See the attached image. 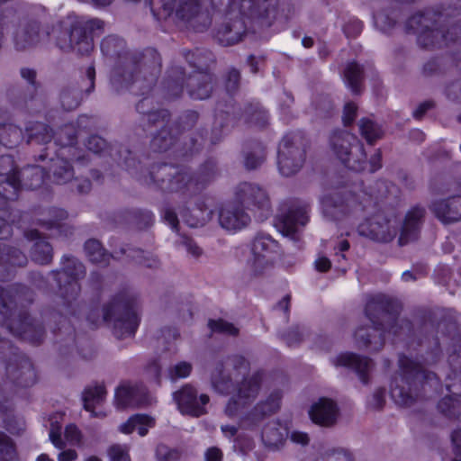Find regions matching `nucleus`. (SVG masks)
I'll return each mask as SVG.
<instances>
[{
    "label": "nucleus",
    "instance_id": "f257e3e1",
    "mask_svg": "<svg viewBox=\"0 0 461 461\" xmlns=\"http://www.w3.org/2000/svg\"><path fill=\"white\" fill-rule=\"evenodd\" d=\"M402 303L395 297L384 294L372 295L366 302L365 312L370 326H361L355 331L356 344L359 348H369L377 352L385 343V335L411 337L413 325L408 319H399Z\"/></svg>",
    "mask_w": 461,
    "mask_h": 461
},
{
    "label": "nucleus",
    "instance_id": "f03ea898",
    "mask_svg": "<svg viewBox=\"0 0 461 461\" xmlns=\"http://www.w3.org/2000/svg\"><path fill=\"white\" fill-rule=\"evenodd\" d=\"M161 72V57L153 48L127 54L112 71L111 83L117 92L131 88L134 95H149Z\"/></svg>",
    "mask_w": 461,
    "mask_h": 461
},
{
    "label": "nucleus",
    "instance_id": "7ed1b4c3",
    "mask_svg": "<svg viewBox=\"0 0 461 461\" xmlns=\"http://www.w3.org/2000/svg\"><path fill=\"white\" fill-rule=\"evenodd\" d=\"M398 366L390 384L391 397L398 406L411 407L422 401L429 390L437 391L439 387L438 375L411 358L400 356Z\"/></svg>",
    "mask_w": 461,
    "mask_h": 461
},
{
    "label": "nucleus",
    "instance_id": "20e7f679",
    "mask_svg": "<svg viewBox=\"0 0 461 461\" xmlns=\"http://www.w3.org/2000/svg\"><path fill=\"white\" fill-rule=\"evenodd\" d=\"M104 22L94 18L78 21L69 17L49 24L50 39L63 53L76 52L84 56L94 49L93 37L104 32Z\"/></svg>",
    "mask_w": 461,
    "mask_h": 461
},
{
    "label": "nucleus",
    "instance_id": "39448f33",
    "mask_svg": "<svg viewBox=\"0 0 461 461\" xmlns=\"http://www.w3.org/2000/svg\"><path fill=\"white\" fill-rule=\"evenodd\" d=\"M104 320L112 325L113 334L118 339L134 336L140 324L138 297L125 289L116 294L104 306Z\"/></svg>",
    "mask_w": 461,
    "mask_h": 461
},
{
    "label": "nucleus",
    "instance_id": "423d86ee",
    "mask_svg": "<svg viewBox=\"0 0 461 461\" xmlns=\"http://www.w3.org/2000/svg\"><path fill=\"white\" fill-rule=\"evenodd\" d=\"M20 76L27 84L9 85L5 96L12 106L29 113H38L47 105V95L41 82L37 80V72L33 68H22Z\"/></svg>",
    "mask_w": 461,
    "mask_h": 461
},
{
    "label": "nucleus",
    "instance_id": "0eeeda50",
    "mask_svg": "<svg viewBox=\"0 0 461 461\" xmlns=\"http://www.w3.org/2000/svg\"><path fill=\"white\" fill-rule=\"evenodd\" d=\"M61 268L51 270L50 274L59 285V293L64 301L66 312L73 313V303L80 293L78 280L85 276V266L75 257L64 255L61 258Z\"/></svg>",
    "mask_w": 461,
    "mask_h": 461
},
{
    "label": "nucleus",
    "instance_id": "6e6552de",
    "mask_svg": "<svg viewBox=\"0 0 461 461\" xmlns=\"http://www.w3.org/2000/svg\"><path fill=\"white\" fill-rule=\"evenodd\" d=\"M310 141L303 131L285 134L278 146L277 165L281 175L291 176L303 167Z\"/></svg>",
    "mask_w": 461,
    "mask_h": 461
},
{
    "label": "nucleus",
    "instance_id": "1a4fd4ad",
    "mask_svg": "<svg viewBox=\"0 0 461 461\" xmlns=\"http://www.w3.org/2000/svg\"><path fill=\"white\" fill-rule=\"evenodd\" d=\"M191 173L184 168L168 163L153 165L147 176H143V183L154 185L158 189L165 193L182 192L191 194Z\"/></svg>",
    "mask_w": 461,
    "mask_h": 461
},
{
    "label": "nucleus",
    "instance_id": "9d476101",
    "mask_svg": "<svg viewBox=\"0 0 461 461\" xmlns=\"http://www.w3.org/2000/svg\"><path fill=\"white\" fill-rule=\"evenodd\" d=\"M310 204L300 199L284 202L276 217L275 226L294 242L300 240V231L309 221Z\"/></svg>",
    "mask_w": 461,
    "mask_h": 461
},
{
    "label": "nucleus",
    "instance_id": "9b49d317",
    "mask_svg": "<svg viewBox=\"0 0 461 461\" xmlns=\"http://www.w3.org/2000/svg\"><path fill=\"white\" fill-rule=\"evenodd\" d=\"M0 360L5 363L7 376L20 386L35 383V372L31 360L6 339H0Z\"/></svg>",
    "mask_w": 461,
    "mask_h": 461
},
{
    "label": "nucleus",
    "instance_id": "f8f14e48",
    "mask_svg": "<svg viewBox=\"0 0 461 461\" xmlns=\"http://www.w3.org/2000/svg\"><path fill=\"white\" fill-rule=\"evenodd\" d=\"M250 363L243 356L232 355L217 362L211 376L212 385L220 393L227 394L233 388V380L249 375Z\"/></svg>",
    "mask_w": 461,
    "mask_h": 461
},
{
    "label": "nucleus",
    "instance_id": "ddd939ff",
    "mask_svg": "<svg viewBox=\"0 0 461 461\" xmlns=\"http://www.w3.org/2000/svg\"><path fill=\"white\" fill-rule=\"evenodd\" d=\"M12 32L14 49L24 52L36 49L50 41L49 24H43L35 19L20 21Z\"/></svg>",
    "mask_w": 461,
    "mask_h": 461
},
{
    "label": "nucleus",
    "instance_id": "4468645a",
    "mask_svg": "<svg viewBox=\"0 0 461 461\" xmlns=\"http://www.w3.org/2000/svg\"><path fill=\"white\" fill-rule=\"evenodd\" d=\"M161 6L169 12L175 11L180 20L185 22L196 32L209 28L212 19L202 9V0H159Z\"/></svg>",
    "mask_w": 461,
    "mask_h": 461
},
{
    "label": "nucleus",
    "instance_id": "2eb2a0df",
    "mask_svg": "<svg viewBox=\"0 0 461 461\" xmlns=\"http://www.w3.org/2000/svg\"><path fill=\"white\" fill-rule=\"evenodd\" d=\"M279 244L270 235L258 233L250 246L247 266L253 276H259L273 264L279 254Z\"/></svg>",
    "mask_w": 461,
    "mask_h": 461
},
{
    "label": "nucleus",
    "instance_id": "dca6fc26",
    "mask_svg": "<svg viewBox=\"0 0 461 461\" xmlns=\"http://www.w3.org/2000/svg\"><path fill=\"white\" fill-rule=\"evenodd\" d=\"M235 198L242 208L258 211L261 221L271 213L269 195L265 188L256 183H240L235 188Z\"/></svg>",
    "mask_w": 461,
    "mask_h": 461
},
{
    "label": "nucleus",
    "instance_id": "f3484780",
    "mask_svg": "<svg viewBox=\"0 0 461 461\" xmlns=\"http://www.w3.org/2000/svg\"><path fill=\"white\" fill-rule=\"evenodd\" d=\"M3 318L7 321L8 329L14 336L33 344H39L43 340L45 329L41 321L32 318L24 309L13 312L12 316Z\"/></svg>",
    "mask_w": 461,
    "mask_h": 461
},
{
    "label": "nucleus",
    "instance_id": "a211bd4d",
    "mask_svg": "<svg viewBox=\"0 0 461 461\" xmlns=\"http://www.w3.org/2000/svg\"><path fill=\"white\" fill-rule=\"evenodd\" d=\"M105 221L111 227L129 226L139 230H144L153 225L154 215L148 209H122L108 213L105 216Z\"/></svg>",
    "mask_w": 461,
    "mask_h": 461
},
{
    "label": "nucleus",
    "instance_id": "6ab92c4d",
    "mask_svg": "<svg viewBox=\"0 0 461 461\" xmlns=\"http://www.w3.org/2000/svg\"><path fill=\"white\" fill-rule=\"evenodd\" d=\"M34 301V293L24 285H15L8 288L0 285V314L3 317L12 316L26 304Z\"/></svg>",
    "mask_w": 461,
    "mask_h": 461
},
{
    "label": "nucleus",
    "instance_id": "aec40b11",
    "mask_svg": "<svg viewBox=\"0 0 461 461\" xmlns=\"http://www.w3.org/2000/svg\"><path fill=\"white\" fill-rule=\"evenodd\" d=\"M276 13V10L268 16H252L243 14L240 7V15L226 19L217 29L215 38L218 42L223 46L235 45L241 41L247 34V24L243 16L250 18H270L274 17Z\"/></svg>",
    "mask_w": 461,
    "mask_h": 461
},
{
    "label": "nucleus",
    "instance_id": "412c9836",
    "mask_svg": "<svg viewBox=\"0 0 461 461\" xmlns=\"http://www.w3.org/2000/svg\"><path fill=\"white\" fill-rule=\"evenodd\" d=\"M174 400L181 412L199 417L206 413L204 406L209 402L210 398L204 393L197 397V391L192 385L185 384L174 393Z\"/></svg>",
    "mask_w": 461,
    "mask_h": 461
},
{
    "label": "nucleus",
    "instance_id": "4be33fe9",
    "mask_svg": "<svg viewBox=\"0 0 461 461\" xmlns=\"http://www.w3.org/2000/svg\"><path fill=\"white\" fill-rule=\"evenodd\" d=\"M360 236L377 242H390L396 236L395 228L390 226V221L383 215L377 214L365 220L357 227Z\"/></svg>",
    "mask_w": 461,
    "mask_h": 461
},
{
    "label": "nucleus",
    "instance_id": "5701e85b",
    "mask_svg": "<svg viewBox=\"0 0 461 461\" xmlns=\"http://www.w3.org/2000/svg\"><path fill=\"white\" fill-rule=\"evenodd\" d=\"M283 393L280 389L273 390L266 400L258 402L243 418L247 426H258L266 418L278 411L281 406Z\"/></svg>",
    "mask_w": 461,
    "mask_h": 461
},
{
    "label": "nucleus",
    "instance_id": "b1692460",
    "mask_svg": "<svg viewBox=\"0 0 461 461\" xmlns=\"http://www.w3.org/2000/svg\"><path fill=\"white\" fill-rule=\"evenodd\" d=\"M115 403L118 408L142 407L149 403L147 388L142 384H124L116 389Z\"/></svg>",
    "mask_w": 461,
    "mask_h": 461
},
{
    "label": "nucleus",
    "instance_id": "393cba45",
    "mask_svg": "<svg viewBox=\"0 0 461 461\" xmlns=\"http://www.w3.org/2000/svg\"><path fill=\"white\" fill-rule=\"evenodd\" d=\"M213 81V75L209 72H193L187 75L185 89L191 98L205 100L212 95Z\"/></svg>",
    "mask_w": 461,
    "mask_h": 461
},
{
    "label": "nucleus",
    "instance_id": "a878e982",
    "mask_svg": "<svg viewBox=\"0 0 461 461\" xmlns=\"http://www.w3.org/2000/svg\"><path fill=\"white\" fill-rule=\"evenodd\" d=\"M333 363L336 366L353 369L364 384H368L369 373L373 369L374 364L367 357H362L352 352H346L338 356Z\"/></svg>",
    "mask_w": 461,
    "mask_h": 461
},
{
    "label": "nucleus",
    "instance_id": "bb28decb",
    "mask_svg": "<svg viewBox=\"0 0 461 461\" xmlns=\"http://www.w3.org/2000/svg\"><path fill=\"white\" fill-rule=\"evenodd\" d=\"M435 216L445 224L461 220V196L434 202L430 206Z\"/></svg>",
    "mask_w": 461,
    "mask_h": 461
},
{
    "label": "nucleus",
    "instance_id": "cd10ccee",
    "mask_svg": "<svg viewBox=\"0 0 461 461\" xmlns=\"http://www.w3.org/2000/svg\"><path fill=\"white\" fill-rule=\"evenodd\" d=\"M187 74L185 68L181 66L170 67L162 82L164 95L168 99H174L181 96L185 89Z\"/></svg>",
    "mask_w": 461,
    "mask_h": 461
},
{
    "label": "nucleus",
    "instance_id": "c85d7f7f",
    "mask_svg": "<svg viewBox=\"0 0 461 461\" xmlns=\"http://www.w3.org/2000/svg\"><path fill=\"white\" fill-rule=\"evenodd\" d=\"M264 377V372L257 370L251 375H247L237 382L236 392L239 400L243 401L244 404L252 402L258 395L261 389V384Z\"/></svg>",
    "mask_w": 461,
    "mask_h": 461
},
{
    "label": "nucleus",
    "instance_id": "c756f323",
    "mask_svg": "<svg viewBox=\"0 0 461 461\" xmlns=\"http://www.w3.org/2000/svg\"><path fill=\"white\" fill-rule=\"evenodd\" d=\"M29 240H34L31 249V258L39 265H49L53 259L52 246L47 240L41 238V233L38 230H29L24 233Z\"/></svg>",
    "mask_w": 461,
    "mask_h": 461
},
{
    "label": "nucleus",
    "instance_id": "7c9ffc66",
    "mask_svg": "<svg viewBox=\"0 0 461 461\" xmlns=\"http://www.w3.org/2000/svg\"><path fill=\"white\" fill-rule=\"evenodd\" d=\"M14 174V177L10 182L14 185L17 193L20 187L27 189L41 187L45 178L44 169L40 166H27Z\"/></svg>",
    "mask_w": 461,
    "mask_h": 461
},
{
    "label": "nucleus",
    "instance_id": "2f4dec72",
    "mask_svg": "<svg viewBox=\"0 0 461 461\" xmlns=\"http://www.w3.org/2000/svg\"><path fill=\"white\" fill-rule=\"evenodd\" d=\"M309 414L314 423L330 427L336 422L338 407L332 400L321 398L312 406Z\"/></svg>",
    "mask_w": 461,
    "mask_h": 461
},
{
    "label": "nucleus",
    "instance_id": "473e14b6",
    "mask_svg": "<svg viewBox=\"0 0 461 461\" xmlns=\"http://www.w3.org/2000/svg\"><path fill=\"white\" fill-rule=\"evenodd\" d=\"M324 216L332 221L343 218L348 212V206L344 194L334 192L324 195L321 200Z\"/></svg>",
    "mask_w": 461,
    "mask_h": 461
},
{
    "label": "nucleus",
    "instance_id": "72a5a7b5",
    "mask_svg": "<svg viewBox=\"0 0 461 461\" xmlns=\"http://www.w3.org/2000/svg\"><path fill=\"white\" fill-rule=\"evenodd\" d=\"M250 216L245 212L244 208L236 205H228L222 208L219 214V222L226 230H239L247 226Z\"/></svg>",
    "mask_w": 461,
    "mask_h": 461
},
{
    "label": "nucleus",
    "instance_id": "f704fd0d",
    "mask_svg": "<svg viewBox=\"0 0 461 461\" xmlns=\"http://www.w3.org/2000/svg\"><path fill=\"white\" fill-rule=\"evenodd\" d=\"M424 215L425 209L422 207H414L407 213L399 239L401 245L415 240L418 238Z\"/></svg>",
    "mask_w": 461,
    "mask_h": 461
},
{
    "label": "nucleus",
    "instance_id": "c9c22d12",
    "mask_svg": "<svg viewBox=\"0 0 461 461\" xmlns=\"http://www.w3.org/2000/svg\"><path fill=\"white\" fill-rule=\"evenodd\" d=\"M111 157L120 167L143 181V176L140 175V161L128 147L122 145L116 147L113 149Z\"/></svg>",
    "mask_w": 461,
    "mask_h": 461
},
{
    "label": "nucleus",
    "instance_id": "e433bc0d",
    "mask_svg": "<svg viewBox=\"0 0 461 461\" xmlns=\"http://www.w3.org/2000/svg\"><path fill=\"white\" fill-rule=\"evenodd\" d=\"M111 157L120 167L143 181V176L140 175V161L128 147L122 145L116 147L113 149Z\"/></svg>",
    "mask_w": 461,
    "mask_h": 461
},
{
    "label": "nucleus",
    "instance_id": "4c0bfd02",
    "mask_svg": "<svg viewBox=\"0 0 461 461\" xmlns=\"http://www.w3.org/2000/svg\"><path fill=\"white\" fill-rule=\"evenodd\" d=\"M218 174L217 162L213 159L206 160L195 174H191V194L194 195L204 189Z\"/></svg>",
    "mask_w": 461,
    "mask_h": 461
},
{
    "label": "nucleus",
    "instance_id": "58836bf2",
    "mask_svg": "<svg viewBox=\"0 0 461 461\" xmlns=\"http://www.w3.org/2000/svg\"><path fill=\"white\" fill-rule=\"evenodd\" d=\"M288 437L285 425L278 420L268 422L262 430V441L270 450H277L282 447Z\"/></svg>",
    "mask_w": 461,
    "mask_h": 461
},
{
    "label": "nucleus",
    "instance_id": "ea45409f",
    "mask_svg": "<svg viewBox=\"0 0 461 461\" xmlns=\"http://www.w3.org/2000/svg\"><path fill=\"white\" fill-rule=\"evenodd\" d=\"M442 20V14L427 10L411 15L407 20L405 27L408 32H413L419 35L420 32H425V30L439 23Z\"/></svg>",
    "mask_w": 461,
    "mask_h": 461
},
{
    "label": "nucleus",
    "instance_id": "a19ab883",
    "mask_svg": "<svg viewBox=\"0 0 461 461\" xmlns=\"http://www.w3.org/2000/svg\"><path fill=\"white\" fill-rule=\"evenodd\" d=\"M448 36L446 34L445 28L442 26V21L430 26L425 32H420L417 38L418 44L426 50L442 48L447 45Z\"/></svg>",
    "mask_w": 461,
    "mask_h": 461
},
{
    "label": "nucleus",
    "instance_id": "79ce46f5",
    "mask_svg": "<svg viewBox=\"0 0 461 461\" xmlns=\"http://www.w3.org/2000/svg\"><path fill=\"white\" fill-rule=\"evenodd\" d=\"M359 141L356 135L346 131H336L330 137L331 149L340 161L342 157L351 154L355 145Z\"/></svg>",
    "mask_w": 461,
    "mask_h": 461
},
{
    "label": "nucleus",
    "instance_id": "37998d69",
    "mask_svg": "<svg viewBox=\"0 0 461 461\" xmlns=\"http://www.w3.org/2000/svg\"><path fill=\"white\" fill-rule=\"evenodd\" d=\"M244 166L248 170L259 167L266 159V147L255 140H248L243 146Z\"/></svg>",
    "mask_w": 461,
    "mask_h": 461
},
{
    "label": "nucleus",
    "instance_id": "c03bdc74",
    "mask_svg": "<svg viewBox=\"0 0 461 461\" xmlns=\"http://www.w3.org/2000/svg\"><path fill=\"white\" fill-rule=\"evenodd\" d=\"M182 54L186 62L196 69L194 72H208L210 67L215 63L213 53L208 50H184Z\"/></svg>",
    "mask_w": 461,
    "mask_h": 461
},
{
    "label": "nucleus",
    "instance_id": "a18cd8bd",
    "mask_svg": "<svg viewBox=\"0 0 461 461\" xmlns=\"http://www.w3.org/2000/svg\"><path fill=\"white\" fill-rule=\"evenodd\" d=\"M13 2L14 0H0V50L4 45L6 31L20 20V14Z\"/></svg>",
    "mask_w": 461,
    "mask_h": 461
},
{
    "label": "nucleus",
    "instance_id": "49530a36",
    "mask_svg": "<svg viewBox=\"0 0 461 461\" xmlns=\"http://www.w3.org/2000/svg\"><path fill=\"white\" fill-rule=\"evenodd\" d=\"M50 162L49 171L51 174L53 182L63 185L74 178L75 171L68 159L58 157L51 158Z\"/></svg>",
    "mask_w": 461,
    "mask_h": 461
},
{
    "label": "nucleus",
    "instance_id": "de8ad7c7",
    "mask_svg": "<svg viewBox=\"0 0 461 461\" xmlns=\"http://www.w3.org/2000/svg\"><path fill=\"white\" fill-rule=\"evenodd\" d=\"M278 0H240L243 14L252 16H268L275 13Z\"/></svg>",
    "mask_w": 461,
    "mask_h": 461
},
{
    "label": "nucleus",
    "instance_id": "09e8293b",
    "mask_svg": "<svg viewBox=\"0 0 461 461\" xmlns=\"http://www.w3.org/2000/svg\"><path fill=\"white\" fill-rule=\"evenodd\" d=\"M126 43L123 39L110 35L105 37L101 42V50L103 54L111 59H120V64L124 60L127 52H125Z\"/></svg>",
    "mask_w": 461,
    "mask_h": 461
},
{
    "label": "nucleus",
    "instance_id": "8fccbe9b",
    "mask_svg": "<svg viewBox=\"0 0 461 461\" xmlns=\"http://www.w3.org/2000/svg\"><path fill=\"white\" fill-rule=\"evenodd\" d=\"M28 144H48L53 137L52 129L43 122H34L26 128Z\"/></svg>",
    "mask_w": 461,
    "mask_h": 461
},
{
    "label": "nucleus",
    "instance_id": "3c124183",
    "mask_svg": "<svg viewBox=\"0 0 461 461\" xmlns=\"http://www.w3.org/2000/svg\"><path fill=\"white\" fill-rule=\"evenodd\" d=\"M176 139L168 125H164L153 135L150 148L155 152H166L176 144Z\"/></svg>",
    "mask_w": 461,
    "mask_h": 461
},
{
    "label": "nucleus",
    "instance_id": "603ef678",
    "mask_svg": "<svg viewBox=\"0 0 461 461\" xmlns=\"http://www.w3.org/2000/svg\"><path fill=\"white\" fill-rule=\"evenodd\" d=\"M344 77L348 86L355 95L362 92L364 69L361 65L355 61L349 62L344 69Z\"/></svg>",
    "mask_w": 461,
    "mask_h": 461
},
{
    "label": "nucleus",
    "instance_id": "864d4df0",
    "mask_svg": "<svg viewBox=\"0 0 461 461\" xmlns=\"http://www.w3.org/2000/svg\"><path fill=\"white\" fill-rule=\"evenodd\" d=\"M342 158L341 163L348 168L357 172L365 170L367 166L366 153L361 141L355 145L351 154Z\"/></svg>",
    "mask_w": 461,
    "mask_h": 461
},
{
    "label": "nucleus",
    "instance_id": "5fc2aeb1",
    "mask_svg": "<svg viewBox=\"0 0 461 461\" xmlns=\"http://www.w3.org/2000/svg\"><path fill=\"white\" fill-rule=\"evenodd\" d=\"M122 252L137 264L148 268L157 269L160 267V260L151 252L145 251L139 248L122 249Z\"/></svg>",
    "mask_w": 461,
    "mask_h": 461
},
{
    "label": "nucleus",
    "instance_id": "6e6d98bb",
    "mask_svg": "<svg viewBox=\"0 0 461 461\" xmlns=\"http://www.w3.org/2000/svg\"><path fill=\"white\" fill-rule=\"evenodd\" d=\"M438 411L447 419L461 421V395H449L438 403Z\"/></svg>",
    "mask_w": 461,
    "mask_h": 461
},
{
    "label": "nucleus",
    "instance_id": "4d7b16f0",
    "mask_svg": "<svg viewBox=\"0 0 461 461\" xmlns=\"http://www.w3.org/2000/svg\"><path fill=\"white\" fill-rule=\"evenodd\" d=\"M84 249L86 257L91 262L102 266L109 264L112 255L103 248L99 240L95 239L88 240L86 241Z\"/></svg>",
    "mask_w": 461,
    "mask_h": 461
},
{
    "label": "nucleus",
    "instance_id": "13d9d810",
    "mask_svg": "<svg viewBox=\"0 0 461 461\" xmlns=\"http://www.w3.org/2000/svg\"><path fill=\"white\" fill-rule=\"evenodd\" d=\"M47 318L49 321H51L52 319L56 321H59V324H62L61 327H57V330L61 331L63 329L65 330V332L68 335V337L65 339V341H60L59 346V351L61 354H68L72 352L74 348L77 346L76 344V338L75 335L71 332L70 328L68 326H66V318L63 316L62 313L55 312H50L47 314ZM53 331L56 332V328L53 329Z\"/></svg>",
    "mask_w": 461,
    "mask_h": 461
},
{
    "label": "nucleus",
    "instance_id": "bf43d9fd",
    "mask_svg": "<svg viewBox=\"0 0 461 461\" xmlns=\"http://www.w3.org/2000/svg\"><path fill=\"white\" fill-rule=\"evenodd\" d=\"M357 124L361 136L369 145H374L378 140L384 137L382 127L370 118H361Z\"/></svg>",
    "mask_w": 461,
    "mask_h": 461
},
{
    "label": "nucleus",
    "instance_id": "052dcab7",
    "mask_svg": "<svg viewBox=\"0 0 461 461\" xmlns=\"http://www.w3.org/2000/svg\"><path fill=\"white\" fill-rule=\"evenodd\" d=\"M212 213L203 202H198L185 221L190 227H201L212 219Z\"/></svg>",
    "mask_w": 461,
    "mask_h": 461
},
{
    "label": "nucleus",
    "instance_id": "680f3d73",
    "mask_svg": "<svg viewBox=\"0 0 461 461\" xmlns=\"http://www.w3.org/2000/svg\"><path fill=\"white\" fill-rule=\"evenodd\" d=\"M246 122L258 128H265L268 124V115L258 104H248L244 109Z\"/></svg>",
    "mask_w": 461,
    "mask_h": 461
},
{
    "label": "nucleus",
    "instance_id": "e2e57ef3",
    "mask_svg": "<svg viewBox=\"0 0 461 461\" xmlns=\"http://www.w3.org/2000/svg\"><path fill=\"white\" fill-rule=\"evenodd\" d=\"M106 390L104 384L88 386L83 392L84 408L93 411L95 404H100L105 399Z\"/></svg>",
    "mask_w": 461,
    "mask_h": 461
},
{
    "label": "nucleus",
    "instance_id": "0e129e2a",
    "mask_svg": "<svg viewBox=\"0 0 461 461\" xmlns=\"http://www.w3.org/2000/svg\"><path fill=\"white\" fill-rule=\"evenodd\" d=\"M23 138L22 130L14 124H0V144L13 149L18 146Z\"/></svg>",
    "mask_w": 461,
    "mask_h": 461
},
{
    "label": "nucleus",
    "instance_id": "69168bd1",
    "mask_svg": "<svg viewBox=\"0 0 461 461\" xmlns=\"http://www.w3.org/2000/svg\"><path fill=\"white\" fill-rule=\"evenodd\" d=\"M82 101L81 91L76 85L69 84L64 86L60 92V103L64 110L71 111L76 109Z\"/></svg>",
    "mask_w": 461,
    "mask_h": 461
},
{
    "label": "nucleus",
    "instance_id": "338daca9",
    "mask_svg": "<svg viewBox=\"0 0 461 461\" xmlns=\"http://www.w3.org/2000/svg\"><path fill=\"white\" fill-rule=\"evenodd\" d=\"M307 329L303 326L294 325L282 332L280 338L288 347L300 345L307 337Z\"/></svg>",
    "mask_w": 461,
    "mask_h": 461
},
{
    "label": "nucleus",
    "instance_id": "774afa93",
    "mask_svg": "<svg viewBox=\"0 0 461 461\" xmlns=\"http://www.w3.org/2000/svg\"><path fill=\"white\" fill-rule=\"evenodd\" d=\"M0 461H19L13 439L0 431Z\"/></svg>",
    "mask_w": 461,
    "mask_h": 461
}]
</instances>
